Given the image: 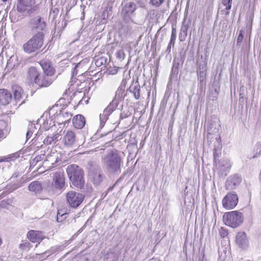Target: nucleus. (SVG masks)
Instances as JSON below:
<instances>
[{"label":"nucleus","instance_id":"obj_48","mask_svg":"<svg viewBox=\"0 0 261 261\" xmlns=\"http://www.w3.org/2000/svg\"><path fill=\"white\" fill-rule=\"evenodd\" d=\"M81 63H79L78 64H77L75 67H74L73 68V76L75 74H77V72L76 71V69L77 67H79L80 65H81Z\"/></svg>","mask_w":261,"mask_h":261},{"label":"nucleus","instance_id":"obj_9","mask_svg":"<svg viewBox=\"0 0 261 261\" xmlns=\"http://www.w3.org/2000/svg\"><path fill=\"white\" fill-rule=\"evenodd\" d=\"M238 202V197L234 192L228 193L223 198L222 203L223 206L227 210L233 209Z\"/></svg>","mask_w":261,"mask_h":261},{"label":"nucleus","instance_id":"obj_41","mask_svg":"<svg viewBox=\"0 0 261 261\" xmlns=\"http://www.w3.org/2000/svg\"><path fill=\"white\" fill-rule=\"evenodd\" d=\"M126 84H127L126 79H123L122 80L120 86L119 87V88L122 90H125Z\"/></svg>","mask_w":261,"mask_h":261},{"label":"nucleus","instance_id":"obj_19","mask_svg":"<svg viewBox=\"0 0 261 261\" xmlns=\"http://www.w3.org/2000/svg\"><path fill=\"white\" fill-rule=\"evenodd\" d=\"M40 65L45 74L53 75L54 74L55 69L50 61L42 60L40 62Z\"/></svg>","mask_w":261,"mask_h":261},{"label":"nucleus","instance_id":"obj_22","mask_svg":"<svg viewBox=\"0 0 261 261\" xmlns=\"http://www.w3.org/2000/svg\"><path fill=\"white\" fill-rule=\"evenodd\" d=\"M231 167V164L229 160H223L220 163V171L221 172V174L226 176Z\"/></svg>","mask_w":261,"mask_h":261},{"label":"nucleus","instance_id":"obj_37","mask_svg":"<svg viewBox=\"0 0 261 261\" xmlns=\"http://www.w3.org/2000/svg\"><path fill=\"white\" fill-rule=\"evenodd\" d=\"M254 151L256 155H261V142H257L256 144L254 147Z\"/></svg>","mask_w":261,"mask_h":261},{"label":"nucleus","instance_id":"obj_34","mask_svg":"<svg viewBox=\"0 0 261 261\" xmlns=\"http://www.w3.org/2000/svg\"><path fill=\"white\" fill-rule=\"evenodd\" d=\"M67 214L64 212V210H58L57 216V220L59 222H61L63 221L66 218Z\"/></svg>","mask_w":261,"mask_h":261},{"label":"nucleus","instance_id":"obj_51","mask_svg":"<svg viewBox=\"0 0 261 261\" xmlns=\"http://www.w3.org/2000/svg\"><path fill=\"white\" fill-rule=\"evenodd\" d=\"M5 138V135L3 132V130L0 128V138Z\"/></svg>","mask_w":261,"mask_h":261},{"label":"nucleus","instance_id":"obj_45","mask_svg":"<svg viewBox=\"0 0 261 261\" xmlns=\"http://www.w3.org/2000/svg\"><path fill=\"white\" fill-rule=\"evenodd\" d=\"M243 39V35L242 31H241L239 34V35L238 37V39H237L238 43H241Z\"/></svg>","mask_w":261,"mask_h":261},{"label":"nucleus","instance_id":"obj_43","mask_svg":"<svg viewBox=\"0 0 261 261\" xmlns=\"http://www.w3.org/2000/svg\"><path fill=\"white\" fill-rule=\"evenodd\" d=\"M30 244V243L29 242H25L23 244H21L20 245V248L22 249H27L29 248V245Z\"/></svg>","mask_w":261,"mask_h":261},{"label":"nucleus","instance_id":"obj_25","mask_svg":"<svg viewBox=\"0 0 261 261\" xmlns=\"http://www.w3.org/2000/svg\"><path fill=\"white\" fill-rule=\"evenodd\" d=\"M58 159V153L55 152H51L46 156V159L42 163V165L47 166L48 165L47 163L49 162L52 166L57 162Z\"/></svg>","mask_w":261,"mask_h":261},{"label":"nucleus","instance_id":"obj_40","mask_svg":"<svg viewBox=\"0 0 261 261\" xmlns=\"http://www.w3.org/2000/svg\"><path fill=\"white\" fill-rule=\"evenodd\" d=\"M220 154H221V149H220L215 148L214 149L213 155H214V161H216V158L219 156Z\"/></svg>","mask_w":261,"mask_h":261},{"label":"nucleus","instance_id":"obj_7","mask_svg":"<svg viewBox=\"0 0 261 261\" xmlns=\"http://www.w3.org/2000/svg\"><path fill=\"white\" fill-rule=\"evenodd\" d=\"M85 196L75 191H71L67 192L66 194V200L72 208H77L83 201Z\"/></svg>","mask_w":261,"mask_h":261},{"label":"nucleus","instance_id":"obj_52","mask_svg":"<svg viewBox=\"0 0 261 261\" xmlns=\"http://www.w3.org/2000/svg\"><path fill=\"white\" fill-rule=\"evenodd\" d=\"M205 71L201 70V71H199V72H198V74H199L200 76H202L203 75Z\"/></svg>","mask_w":261,"mask_h":261},{"label":"nucleus","instance_id":"obj_50","mask_svg":"<svg viewBox=\"0 0 261 261\" xmlns=\"http://www.w3.org/2000/svg\"><path fill=\"white\" fill-rule=\"evenodd\" d=\"M117 69H112L111 70H109V72L111 74H115L117 73Z\"/></svg>","mask_w":261,"mask_h":261},{"label":"nucleus","instance_id":"obj_3","mask_svg":"<svg viewBox=\"0 0 261 261\" xmlns=\"http://www.w3.org/2000/svg\"><path fill=\"white\" fill-rule=\"evenodd\" d=\"M66 172L73 186L79 188L84 186V172L79 166L74 164L69 165L66 169Z\"/></svg>","mask_w":261,"mask_h":261},{"label":"nucleus","instance_id":"obj_28","mask_svg":"<svg viewBox=\"0 0 261 261\" xmlns=\"http://www.w3.org/2000/svg\"><path fill=\"white\" fill-rule=\"evenodd\" d=\"M44 154L36 155L34 158L30 160V167L33 168L38 165V167L41 165V161L44 159Z\"/></svg>","mask_w":261,"mask_h":261},{"label":"nucleus","instance_id":"obj_49","mask_svg":"<svg viewBox=\"0 0 261 261\" xmlns=\"http://www.w3.org/2000/svg\"><path fill=\"white\" fill-rule=\"evenodd\" d=\"M171 37H176V31L175 28L172 27V33H171Z\"/></svg>","mask_w":261,"mask_h":261},{"label":"nucleus","instance_id":"obj_24","mask_svg":"<svg viewBox=\"0 0 261 261\" xmlns=\"http://www.w3.org/2000/svg\"><path fill=\"white\" fill-rule=\"evenodd\" d=\"M130 93H133L136 99H139L140 96V86L137 83L132 84L128 89Z\"/></svg>","mask_w":261,"mask_h":261},{"label":"nucleus","instance_id":"obj_17","mask_svg":"<svg viewBox=\"0 0 261 261\" xmlns=\"http://www.w3.org/2000/svg\"><path fill=\"white\" fill-rule=\"evenodd\" d=\"M76 141L75 133L72 131L68 130L64 135L63 142L64 145L68 147L72 146Z\"/></svg>","mask_w":261,"mask_h":261},{"label":"nucleus","instance_id":"obj_54","mask_svg":"<svg viewBox=\"0 0 261 261\" xmlns=\"http://www.w3.org/2000/svg\"><path fill=\"white\" fill-rule=\"evenodd\" d=\"M117 54H118V56H119V57H120V56H121V54H123L122 51H118V52Z\"/></svg>","mask_w":261,"mask_h":261},{"label":"nucleus","instance_id":"obj_4","mask_svg":"<svg viewBox=\"0 0 261 261\" xmlns=\"http://www.w3.org/2000/svg\"><path fill=\"white\" fill-rule=\"evenodd\" d=\"M223 220L225 225L232 228H236L242 223L243 215L238 211H231L224 214Z\"/></svg>","mask_w":261,"mask_h":261},{"label":"nucleus","instance_id":"obj_6","mask_svg":"<svg viewBox=\"0 0 261 261\" xmlns=\"http://www.w3.org/2000/svg\"><path fill=\"white\" fill-rule=\"evenodd\" d=\"M51 189L53 192H60L64 190L65 181L64 173L62 171L53 173Z\"/></svg>","mask_w":261,"mask_h":261},{"label":"nucleus","instance_id":"obj_5","mask_svg":"<svg viewBox=\"0 0 261 261\" xmlns=\"http://www.w3.org/2000/svg\"><path fill=\"white\" fill-rule=\"evenodd\" d=\"M35 3V0H18L17 10L21 13L27 11L29 14H33L39 9L38 5L34 6Z\"/></svg>","mask_w":261,"mask_h":261},{"label":"nucleus","instance_id":"obj_15","mask_svg":"<svg viewBox=\"0 0 261 261\" xmlns=\"http://www.w3.org/2000/svg\"><path fill=\"white\" fill-rule=\"evenodd\" d=\"M12 99L11 92L7 89H0V103L4 106L8 105Z\"/></svg>","mask_w":261,"mask_h":261},{"label":"nucleus","instance_id":"obj_8","mask_svg":"<svg viewBox=\"0 0 261 261\" xmlns=\"http://www.w3.org/2000/svg\"><path fill=\"white\" fill-rule=\"evenodd\" d=\"M30 25L34 34L39 31L44 33L46 29V23L44 17L37 16L31 19Z\"/></svg>","mask_w":261,"mask_h":261},{"label":"nucleus","instance_id":"obj_12","mask_svg":"<svg viewBox=\"0 0 261 261\" xmlns=\"http://www.w3.org/2000/svg\"><path fill=\"white\" fill-rule=\"evenodd\" d=\"M236 243L242 249H245L249 246V241L246 234L242 231L239 232L236 237Z\"/></svg>","mask_w":261,"mask_h":261},{"label":"nucleus","instance_id":"obj_39","mask_svg":"<svg viewBox=\"0 0 261 261\" xmlns=\"http://www.w3.org/2000/svg\"><path fill=\"white\" fill-rule=\"evenodd\" d=\"M37 127L35 124L31 123L29 124L28 127V130H31V132H32V133L35 134V135H37Z\"/></svg>","mask_w":261,"mask_h":261},{"label":"nucleus","instance_id":"obj_27","mask_svg":"<svg viewBox=\"0 0 261 261\" xmlns=\"http://www.w3.org/2000/svg\"><path fill=\"white\" fill-rule=\"evenodd\" d=\"M12 91L14 94V98L15 100H19L22 98L23 91L22 88L17 85H15L12 87Z\"/></svg>","mask_w":261,"mask_h":261},{"label":"nucleus","instance_id":"obj_20","mask_svg":"<svg viewBox=\"0 0 261 261\" xmlns=\"http://www.w3.org/2000/svg\"><path fill=\"white\" fill-rule=\"evenodd\" d=\"M40 75L35 67H31L28 69L27 72V79L31 82L36 83Z\"/></svg>","mask_w":261,"mask_h":261},{"label":"nucleus","instance_id":"obj_11","mask_svg":"<svg viewBox=\"0 0 261 261\" xmlns=\"http://www.w3.org/2000/svg\"><path fill=\"white\" fill-rule=\"evenodd\" d=\"M72 116V115L70 112L64 110H59V112L57 111L55 114V121L59 124L68 123Z\"/></svg>","mask_w":261,"mask_h":261},{"label":"nucleus","instance_id":"obj_36","mask_svg":"<svg viewBox=\"0 0 261 261\" xmlns=\"http://www.w3.org/2000/svg\"><path fill=\"white\" fill-rule=\"evenodd\" d=\"M102 177L99 173H96L93 176V182L95 184H99L102 180Z\"/></svg>","mask_w":261,"mask_h":261},{"label":"nucleus","instance_id":"obj_46","mask_svg":"<svg viewBox=\"0 0 261 261\" xmlns=\"http://www.w3.org/2000/svg\"><path fill=\"white\" fill-rule=\"evenodd\" d=\"M175 40H176V37L171 36L170 40V42H169V44H170V45H172V47H173L174 45Z\"/></svg>","mask_w":261,"mask_h":261},{"label":"nucleus","instance_id":"obj_42","mask_svg":"<svg viewBox=\"0 0 261 261\" xmlns=\"http://www.w3.org/2000/svg\"><path fill=\"white\" fill-rule=\"evenodd\" d=\"M220 234L221 237L224 238L226 236H227L228 234L227 231H226L225 229H223V228H221L220 230Z\"/></svg>","mask_w":261,"mask_h":261},{"label":"nucleus","instance_id":"obj_31","mask_svg":"<svg viewBox=\"0 0 261 261\" xmlns=\"http://www.w3.org/2000/svg\"><path fill=\"white\" fill-rule=\"evenodd\" d=\"M57 249L56 247H52L49 250H48L44 252H43L42 254H37L36 255H39L41 256L40 259L42 260H43L45 258H46L47 257L50 256L53 253H54L56 252Z\"/></svg>","mask_w":261,"mask_h":261},{"label":"nucleus","instance_id":"obj_26","mask_svg":"<svg viewBox=\"0 0 261 261\" xmlns=\"http://www.w3.org/2000/svg\"><path fill=\"white\" fill-rule=\"evenodd\" d=\"M136 9V5L134 3H128L125 5L122 12L125 14L129 15L132 14Z\"/></svg>","mask_w":261,"mask_h":261},{"label":"nucleus","instance_id":"obj_29","mask_svg":"<svg viewBox=\"0 0 261 261\" xmlns=\"http://www.w3.org/2000/svg\"><path fill=\"white\" fill-rule=\"evenodd\" d=\"M29 189L30 191L35 192V193H39L42 190V186L40 182L38 181H35L32 182L29 185Z\"/></svg>","mask_w":261,"mask_h":261},{"label":"nucleus","instance_id":"obj_44","mask_svg":"<svg viewBox=\"0 0 261 261\" xmlns=\"http://www.w3.org/2000/svg\"><path fill=\"white\" fill-rule=\"evenodd\" d=\"M199 68L200 70L206 71V64L205 62H203L202 64H200L199 65Z\"/></svg>","mask_w":261,"mask_h":261},{"label":"nucleus","instance_id":"obj_47","mask_svg":"<svg viewBox=\"0 0 261 261\" xmlns=\"http://www.w3.org/2000/svg\"><path fill=\"white\" fill-rule=\"evenodd\" d=\"M33 134V133H32V132H31V130H28V132L26 134L27 140H28L29 139H30L31 138V137L32 136Z\"/></svg>","mask_w":261,"mask_h":261},{"label":"nucleus","instance_id":"obj_38","mask_svg":"<svg viewBox=\"0 0 261 261\" xmlns=\"http://www.w3.org/2000/svg\"><path fill=\"white\" fill-rule=\"evenodd\" d=\"M150 3L153 6L159 7L164 2L165 0H149Z\"/></svg>","mask_w":261,"mask_h":261},{"label":"nucleus","instance_id":"obj_33","mask_svg":"<svg viewBox=\"0 0 261 261\" xmlns=\"http://www.w3.org/2000/svg\"><path fill=\"white\" fill-rule=\"evenodd\" d=\"M124 90H122L118 88L117 91L116 92V94L114 100H116L117 102H119V101L124 97Z\"/></svg>","mask_w":261,"mask_h":261},{"label":"nucleus","instance_id":"obj_55","mask_svg":"<svg viewBox=\"0 0 261 261\" xmlns=\"http://www.w3.org/2000/svg\"><path fill=\"white\" fill-rule=\"evenodd\" d=\"M53 112V109H51L49 111V114H50L51 113Z\"/></svg>","mask_w":261,"mask_h":261},{"label":"nucleus","instance_id":"obj_23","mask_svg":"<svg viewBox=\"0 0 261 261\" xmlns=\"http://www.w3.org/2000/svg\"><path fill=\"white\" fill-rule=\"evenodd\" d=\"M190 22H186L184 20L182 22V26L180 29V31L179 34V40L180 42H182L185 40L187 36V31L189 28Z\"/></svg>","mask_w":261,"mask_h":261},{"label":"nucleus","instance_id":"obj_35","mask_svg":"<svg viewBox=\"0 0 261 261\" xmlns=\"http://www.w3.org/2000/svg\"><path fill=\"white\" fill-rule=\"evenodd\" d=\"M107 62L106 58L102 57L95 60V64L96 66L99 67L106 65Z\"/></svg>","mask_w":261,"mask_h":261},{"label":"nucleus","instance_id":"obj_1","mask_svg":"<svg viewBox=\"0 0 261 261\" xmlns=\"http://www.w3.org/2000/svg\"><path fill=\"white\" fill-rule=\"evenodd\" d=\"M122 160L117 150H112L102 159V163L106 169L112 173H119L122 164Z\"/></svg>","mask_w":261,"mask_h":261},{"label":"nucleus","instance_id":"obj_13","mask_svg":"<svg viewBox=\"0 0 261 261\" xmlns=\"http://www.w3.org/2000/svg\"><path fill=\"white\" fill-rule=\"evenodd\" d=\"M51 75L47 74L40 75L39 77L36 81V84L40 88L47 87L53 83L54 79L50 77Z\"/></svg>","mask_w":261,"mask_h":261},{"label":"nucleus","instance_id":"obj_32","mask_svg":"<svg viewBox=\"0 0 261 261\" xmlns=\"http://www.w3.org/2000/svg\"><path fill=\"white\" fill-rule=\"evenodd\" d=\"M58 134L53 135L51 136H47L44 140V144L47 145L56 143L58 140Z\"/></svg>","mask_w":261,"mask_h":261},{"label":"nucleus","instance_id":"obj_2","mask_svg":"<svg viewBox=\"0 0 261 261\" xmlns=\"http://www.w3.org/2000/svg\"><path fill=\"white\" fill-rule=\"evenodd\" d=\"M44 33L39 31L23 45L24 51L28 54L37 53L43 45Z\"/></svg>","mask_w":261,"mask_h":261},{"label":"nucleus","instance_id":"obj_10","mask_svg":"<svg viewBox=\"0 0 261 261\" xmlns=\"http://www.w3.org/2000/svg\"><path fill=\"white\" fill-rule=\"evenodd\" d=\"M119 102L116 100H113L110 103L109 106L103 110V113L100 114L99 116L100 119V127L102 128L106 121L108 118V116L116 109Z\"/></svg>","mask_w":261,"mask_h":261},{"label":"nucleus","instance_id":"obj_14","mask_svg":"<svg viewBox=\"0 0 261 261\" xmlns=\"http://www.w3.org/2000/svg\"><path fill=\"white\" fill-rule=\"evenodd\" d=\"M29 240L33 243L37 242L39 244L43 240L42 232L38 230H31L27 234Z\"/></svg>","mask_w":261,"mask_h":261},{"label":"nucleus","instance_id":"obj_30","mask_svg":"<svg viewBox=\"0 0 261 261\" xmlns=\"http://www.w3.org/2000/svg\"><path fill=\"white\" fill-rule=\"evenodd\" d=\"M19 157V153L15 152L14 153L10 154L7 156L0 157V162H8L9 161H14Z\"/></svg>","mask_w":261,"mask_h":261},{"label":"nucleus","instance_id":"obj_21","mask_svg":"<svg viewBox=\"0 0 261 261\" xmlns=\"http://www.w3.org/2000/svg\"><path fill=\"white\" fill-rule=\"evenodd\" d=\"M85 119L82 115H77L74 116L72 119L73 126L78 129L82 128L85 124Z\"/></svg>","mask_w":261,"mask_h":261},{"label":"nucleus","instance_id":"obj_16","mask_svg":"<svg viewBox=\"0 0 261 261\" xmlns=\"http://www.w3.org/2000/svg\"><path fill=\"white\" fill-rule=\"evenodd\" d=\"M242 181L241 177L239 175H235L229 177L226 181L225 187L227 190H233L238 186Z\"/></svg>","mask_w":261,"mask_h":261},{"label":"nucleus","instance_id":"obj_18","mask_svg":"<svg viewBox=\"0 0 261 261\" xmlns=\"http://www.w3.org/2000/svg\"><path fill=\"white\" fill-rule=\"evenodd\" d=\"M232 0H221L219 7L220 12L227 16L229 14V10L231 8Z\"/></svg>","mask_w":261,"mask_h":261},{"label":"nucleus","instance_id":"obj_53","mask_svg":"<svg viewBox=\"0 0 261 261\" xmlns=\"http://www.w3.org/2000/svg\"><path fill=\"white\" fill-rule=\"evenodd\" d=\"M171 46H172V45H170V44H168V46H167V49H166V51L167 52H170V49H171Z\"/></svg>","mask_w":261,"mask_h":261},{"label":"nucleus","instance_id":"obj_56","mask_svg":"<svg viewBox=\"0 0 261 261\" xmlns=\"http://www.w3.org/2000/svg\"><path fill=\"white\" fill-rule=\"evenodd\" d=\"M4 2H6L7 0H2Z\"/></svg>","mask_w":261,"mask_h":261}]
</instances>
